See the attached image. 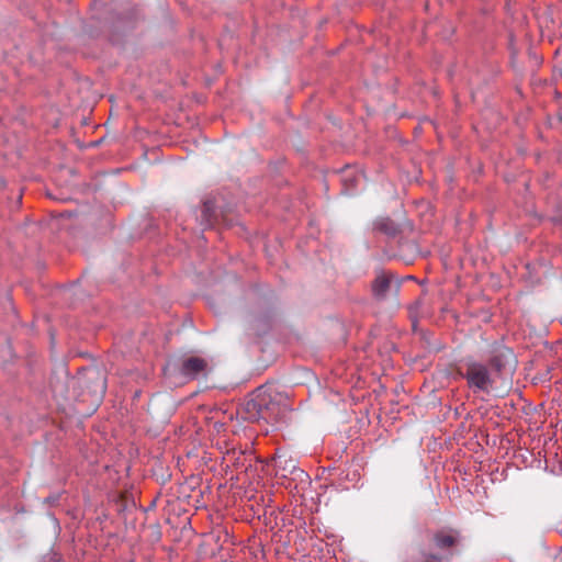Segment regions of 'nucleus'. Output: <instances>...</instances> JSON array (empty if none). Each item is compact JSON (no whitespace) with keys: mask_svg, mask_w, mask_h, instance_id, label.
Listing matches in <instances>:
<instances>
[{"mask_svg":"<svg viewBox=\"0 0 562 562\" xmlns=\"http://www.w3.org/2000/svg\"><path fill=\"white\" fill-rule=\"evenodd\" d=\"M49 196H50L52 199H54V200H58V201H66V200H68V198H64V196L57 198V196H54V195H52V194H49Z\"/></svg>","mask_w":562,"mask_h":562,"instance_id":"obj_11","label":"nucleus"},{"mask_svg":"<svg viewBox=\"0 0 562 562\" xmlns=\"http://www.w3.org/2000/svg\"><path fill=\"white\" fill-rule=\"evenodd\" d=\"M98 143H79V148L80 149H86L88 148L89 146L91 145H97Z\"/></svg>","mask_w":562,"mask_h":562,"instance_id":"obj_10","label":"nucleus"},{"mask_svg":"<svg viewBox=\"0 0 562 562\" xmlns=\"http://www.w3.org/2000/svg\"><path fill=\"white\" fill-rule=\"evenodd\" d=\"M375 227L385 233L386 235H395L397 228L395 224L389 218H381L375 223Z\"/></svg>","mask_w":562,"mask_h":562,"instance_id":"obj_9","label":"nucleus"},{"mask_svg":"<svg viewBox=\"0 0 562 562\" xmlns=\"http://www.w3.org/2000/svg\"><path fill=\"white\" fill-rule=\"evenodd\" d=\"M461 541L460 532L453 529H441L436 531L427 548L422 551V562L448 561L453 552L452 549Z\"/></svg>","mask_w":562,"mask_h":562,"instance_id":"obj_2","label":"nucleus"},{"mask_svg":"<svg viewBox=\"0 0 562 562\" xmlns=\"http://www.w3.org/2000/svg\"><path fill=\"white\" fill-rule=\"evenodd\" d=\"M276 463H277L278 465H280V464H281V458H279L278 460H276Z\"/></svg>","mask_w":562,"mask_h":562,"instance_id":"obj_12","label":"nucleus"},{"mask_svg":"<svg viewBox=\"0 0 562 562\" xmlns=\"http://www.w3.org/2000/svg\"><path fill=\"white\" fill-rule=\"evenodd\" d=\"M514 362H515L514 352L508 348L496 349L490 360V364L497 372H502L503 370H506L507 367H512L514 364Z\"/></svg>","mask_w":562,"mask_h":562,"instance_id":"obj_4","label":"nucleus"},{"mask_svg":"<svg viewBox=\"0 0 562 562\" xmlns=\"http://www.w3.org/2000/svg\"><path fill=\"white\" fill-rule=\"evenodd\" d=\"M98 140L103 142V140H105V137H104V136H102V137H100Z\"/></svg>","mask_w":562,"mask_h":562,"instance_id":"obj_13","label":"nucleus"},{"mask_svg":"<svg viewBox=\"0 0 562 562\" xmlns=\"http://www.w3.org/2000/svg\"><path fill=\"white\" fill-rule=\"evenodd\" d=\"M362 180V176H351L349 173H346L342 178L344 187L346 193H352L353 189H357L360 184V181Z\"/></svg>","mask_w":562,"mask_h":562,"instance_id":"obj_8","label":"nucleus"},{"mask_svg":"<svg viewBox=\"0 0 562 562\" xmlns=\"http://www.w3.org/2000/svg\"><path fill=\"white\" fill-rule=\"evenodd\" d=\"M246 418L251 422L263 420L278 424L290 412L286 401L280 395H272L265 387H258L244 406Z\"/></svg>","mask_w":562,"mask_h":562,"instance_id":"obj_1","label":"nucleus"},{"mask_svg":"<svg viewBox=\"0 0 562 562\" xmlns=\"http://www.w3.org/2000/svg\"><path fill=\"white\" fill-rule=\"evenodd\" d=\"M391 285V277L384 272L376 276L372 283V291L375 297L383 299Z\"/></svg>","mask_w":562,"mask_h":562,"instance_id":"obj_6","label":"nucleus"},{"mask_svg":"<svg viewBox=\"0 0 562 562\" xmlns=\"http://www.w3.org/2000/svg\"><path fill=\"white\" fill-rule=\"evenodd\" d=\"M463 376L465 378L469 387L474 392H488L494 382L488 368L476 361H471L467 364Z\"/></svg>","mask_w":562,"mask_h":562,"instance_id":"obj_3","label":"nucleus"},{"mask_svg":"<svg viewBox=\"0 0 562 562\" xmlns=\"http://www.w3.org/2000/svg\"><path fill=\"white\" fill-rule=\"evenodd\" d=\"M214 216H215L214 203L211 200L204 201L203 209H202V223L204 225H211Z\"/></svg>","mask_w":562,"mask_h":562,"instance_id":"obj_7","label":"nucleus"},{"mask_svg":"<svg viewBox=\"0 0 562 562\" xmlns=\"http://www.w3.org/2000/svg\"><path fill=\"white\" fill-rule=\"evenodd\" d=\"M105 385L104 383L101 385V391L104 392Z\"/></svg>","mask_w":562,"mask_h":562,"instance_id":"obj_14","label":"nucleus"},{"mask_svg":"<svg viewBox=\"0 0 562 562\" xmlns=\"http://www.w3.org/2000/svg\"><path fill=\"white\" fill-rule=\"evenodd\" d=\"M207 367L204 359L199 357H190L186 359L181 367V373L190 379L196 378L200 373H203Z\"/></svg>","mask_w":562,"mask_h":562,"instance_id":"obj_5","label":"nucleus"}]
</instances>
